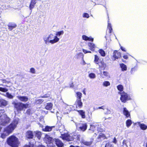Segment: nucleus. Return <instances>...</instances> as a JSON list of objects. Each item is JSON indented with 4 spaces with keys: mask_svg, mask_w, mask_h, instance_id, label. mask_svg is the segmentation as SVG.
Segmentation results:
<instances>
[{
    "mask_svg": "<svg viewBox=\"0 0 147 147\" xmlns=\"http://www.w3.org/2000/svg\"><path fill=\"white\" fill-rule=\"evenodd\" d=\"M19 119H16L7 127L5 129L3 133L1 134V137L3 138H5L6 137L8 136L17 126L18 123Z\"/></svg>",
    "mask_w": 147,
    "mask_h": 147,
    "instance_id": "1",
    "label": "nucleus"
},
{
    "mask_svg": "<svg viewBox=\"0 0 147 147\" xmlns=\"http://www.w3.org/2000/svg\"><path fill=\"white\" fill-rule=\"evenodd\" d=\"M43 40L45 44L49 45L50 43L52 44H54L58 42L59 40V38L55 36V35L53 34L45 36L43 38Z\"/></svg>",
    "mask_w": 147,
    "mask_h": 147,
    "instance_id": "2",
    "label": "nucleus"
},
{
    "mask_svg": "<svg viewBox=\"0 0 147 147\" xmlns=\"http://www.w3.org/2000/svg\"><path fill=\"white\" fill-rule=\"evenodd\" d=\"M4 110H0V123L3 126H5L9 122L10 119L5 114H3Z\"/></svg>",
    "mask_w": 147,
    "mask_h": 147,
    "instance_id": "3",
    "label": "nucleus"
},
{
    "mask_svg": "<svg viewBox=\"0 0 147 147\" xmlns=\"http://www.w3.org/2000/svg\"><path fill=\"white\" fill-rule=\"evenodd\" d=\"M14 108L18 112H20L23 110L24 109H26L28 106V104H24L22 102H16L14 101L12 102Z\"/></svg>",
    "mask_w": 147,
    "mask_h": 147,
    "instance_id": "4",
    "label": "nucleus"
},
{
    "mask_svg": "<svg viewBox=\"0 0 147 147\" xmlns=\"http://www.w3.org/2000/svg\"><path fill=\"white\" fill-rule=\"evenodd\" d=\"M7 144L12 147H18L19 144L18 139L15 136H11L7 140Z\"/></svg>",
    "mask_w": 147,
    "mask_h": 147,
    "instance_id": "5",
    "label": "nucleus"
},
{
    "mask_svg": "<svg viewBox=\"0 0 147 147\" xmlns=\"http://www.w3.org/2000/svg\"><path fill=\"white\" fill-rule=\"evenodd\" d=\"M73 121L75 123V125L77 128H79L81 130L84 131L87 129V125L86 123H80L77 124V123L73 121V120H71Z\"/></svg>",
    "mask_w": 147,
    "mask_h": 147,
    "instance_id": "6",
    "label": "nucleus"
},
{
    "mask_svg": "<svg viewBox=\"0 0 147 147\" xmlns=\"http://www.w3.org/2000/svg\"><path fill=\"white\" fill-rule=\"evenodd\" d=\"M61 137L63 140L68 141L73 140L74 138V136L72 134L70 135L68 134H61Z\"/></svg>",
    "mask_w": 147,
    "mask_h": 147,
    "instance_id": "7",
    "label": "nucleus"
},
{
    "mask_svg": "<svg viewBox=\"0 0 147 147\" xmlns=\"http://www.w3.org/2000/svg\"><path fill=\"white\" fill-rule=\"evenodd\" d=\"M118 93L120 94L121 95L120 100L122 102L125 103L127 100L130 99L129 97L128 96L126 93L124 92H119Z\"/></svg>",
    "mask_w": 147,
    "mask_h": 147,
    "instance_id": "8",
    "label": "nucleus"
},
{
    "mask_svg": "<svg viewBox=\"0 0 147 147\" xmlns=\"http://www.w3.org/2000/svg\"><path fill=\"white\" fill-rule=\"evenodd\" d=\"M17 98L20 101L24 102H26L28 100V97L26 96H16Z\"/></svg>",
    "mask_w": 147,
    "mask_h": 147,
    "instance_id": "9",
    "label": "nucleus"
},
{
    "mask_svg": "<svg viewBox=\"0 0 147 147\" xmlns=\"http://www.w3.org/2000/svg\"><path fill=\"white\" fill-rule=\"evenodd\" d=\"M121 53L120 52H118L117 51H115L113 52V57L114 58V60H115L116 59H118L121 57Z\"/></svg>",
    "mask_w": 147,
    "mask_h": 147,
    "instance_id": "10",
    "label": "nucleus"
},
{
    "mask_svg": "<svg viewBox=\"0 0 147 147\" xmlns=\"http://www.w3.org/2000/svg\"><path fill=\"white\" fill-rule=\"evenodd\" d=\"M100 126V125L97 124L90 125V130L94 131L96 129L97 130H99L98 128Z\"/></svg>",
    "mask_w": 147,
    "mask_h": 147,
    "instance_id": "11",
    "label": "nucleus"
},
{
    "mask_svg": "<svg viewBox=\"0 0 147 147\" xmlns=\"http://www.w3.org/2000/svg\"><path fill=\"white\" fill-rule=\"evenodd\" d=\"M8 103V102L6 100L3 99H0V107H3L6 106Z\"/></svg>",
    "mask_w": 147,
    "mask_h": 147,
    "instance_id": "12",
    "label": "nucleus"
},
{
    "mask_svg": "<svg viewBox=\"0 0 147 147\" xmlns=\"http://www.w3.org/2000/svg\"><path fill=\"white\" fill-rule=\"evenodd\" d=\"M99 66V68L104 69L106 67V64L102 61H100L97 64Z\"/></svg>",
    "mask_w": 147,
    "mask_h": 147,
    "instance_id": "13",
    "label": "nucleus"
},
{
    "mask_svg": "<svg viewBox=\"0 0 147 147\" xmlns=\"http://www.w3.org/2000/svg\"><path fill=\"white\" fill-rule=\"evenodd\" d=\"M123 114L125 116L126 118H128L130 116V113L126 108H123Z\"/></svg>",
    "mask_w": 147,
    "mask_h": 147,
    "instance_id": "14",
    "label": "nucleus"
},
{
    "mask_svg": "<svg viewBox=\"0 0 147 147\" xmlns=\"http://www.w3.org/2000/svg\"><path fill=\"white\" fill-rule=\"evenodd\" d=\"M36 0H31L30 5L29 8L32 12V9L34 8L35 5L36 3Z\"/></svg>",
    "mask_w": 147,
    "mask_h": 147,
    "instance_id": "15",
    "label": "nucleus"
},
{
    "mask_svg": "<svg viewBox=\"0 0 147 147\" xmlns=\"http://www.w3.org/2000/svg\"><path fill=\"white\" fill-rule=\"evenodd\" d=\"M55 143L58 147H62L63 146V144L62 142L58 139H56L55 141Z\"/></svg>",
    "mask_w": 147,
    "mask_h": 147,
    "instance_id": "16",
    "label": "nucleus"
},
{
    "mask_svg": "<svg viewBox=\"0 0 147 147\" xmlns=\"http://www.w3.org/2000/svg\"><path fill=\"white\" fill-rule=\"evenodd\" d=\"M55 127L54 126H47L45 127V128L43 127L42 130L45 131H51L52 129Z\"/></svg>",
    "mask_w": 147,
    "mask_h": 147,
    "instance_id": "17",
    "label": "nucleus"
},
{
    "mask_svg": "<svg viewBox=\"0 0 147 147\" xmlns=\"http://www.w3.org/2000/svg\"><path fill=\"white\" fill-rule=\"evenodd\" d=\"M26 137L29 139L32 138L33 137V133L32 131H28L26 133Z\"/></svg>",
    "mask_w": 147,
    "mask_h": 147,
    "instance_id": "18",
    "label": "nucleus"
},
{
    "mask_svg": "<svg viewBox=\"0 0 147 147\" xmlns=\"http://www.w3.org/2000/svg\"><path fill=\"white\" fill-rule=\"evenodd\" d=\"M82 39L86 41L88 40L92 42L93 41V38H92L91 37H88L87 36L83 35L82 36Z\"/></svg>",
    "mask_w": 147,
    "mask_h": 147,
    "instance_id": "19",
    "label": "nucleus"
},
{
    "mask_svg": "<svg viewBox=\"0 0 147 147\" xmlns=\"http://www.w3.org/2000/svg\"><path fill=\"white\" fill-rule=\"evenodd\" d=\"M77 111L78 112L79 114L81 116L82 118L83 119H84L86 117L85 115V112L83 110H77Z\"/></svg>",
    "mask_w": 147,
    "mask_h": 147,
    "instance_id": "20",
    "label": "nucleus"
},
{
    "mask_svg": "<svg viewBox=\"0 0 147 147\" xmlns=\"http://www.w3.org/2000/svg\"><path fill=\"white\" fill-rule=\"evenodd\" d=\"M56 126L58 128L59 130H60L63 129L64 127V126L60 122L57 123Z\"/></svg>",
    "mask_w": 147,
    "mask_h": 147,
    "instance_id": "21",
    "label": "nucleus"
},
{
    "mask_svg": "<svg viewBox=\"0 0 147 147\" xmlns=\"http://www.w3.org/2000/svg\"><path fill=\"white\" fill-rule=\"evenodd\" d=\"M76 103L77 104L80 108H81L82 107L83 103L81 101V99H76Z\"/></svg>",
    "mask_w": 147,
    "mask_h": 147,
    "instance_id": "22",
    "label": "nucleus"
},
{
    "mask_svg": "<svg viewBox=\"0 0 147 147\" xmlns=\"http://www.w3.org/2000/svg\"><path fill=\"white\" fill-rule=\"evenodd\" d=\"M88 46L90 48V49L92 51H94L95 47V45L93 43H89Z\"/></svg>",
    "mask_w": 147,
    "mask_h": 147,
    "instance_id": "23",
    "label": "nucleus"
},
{
    "mask_svg": "<svg viewBox=\"0 0 147 147\" xmlns=\"http://www.w3.org/2000/svg\"><path fill=\"white\" fill-rule=\"evenodd\" d=\"M17 26L15 24H9L8 25V29L10 30H12L13 28H15Z\"/></svg>",
    "mask_w": 147,
    "mask_h": 147,
    "instance_id": "24",
    "label": "nucleus"
},
{
    "mask_svg": "<svg viewBox=\"0 0 147 147\" xmlns=\"http://www.w3.org/2000/svg\"><path fill=\"white\" fill-rule=\"evenodd\" d=\"M120 66L123 71H126L127 70V67L125 64L122 63L120 64Z\"/></svg>",
    "mask_w": 147,
    "mask_h": 147,
    "instance_id": "25",
    "label": "nucleus"
},
{
    "mask_svg": "<svg viewBox=\"0 0 147 147\" xmlns=\"http://www.w3.org/2000/svg\"><path fill=\"white\" fill-rule=\"evenodd\" d=\"M64 32L63 30L60 31H57L56 32V35L55 36H56L57 38L60 37L61 35L63 34Z\"/></svg>",
    "mask_w": 147,
    "mask_h": 147,
    "instance_id": "26",
    "label": "nucleus"
},
{
    "mask_svg": "<svg viewBox=\"0 0 147 147\" xmlns=\"http://www.w3.org/2000/svg\"><path fill=\"white\" fill-rule=\"evenodd\" d=\"M35 136L38 138V139H40L41 138V133L40 131H35Z\"/></svg>",
    "mask_w": 147,
    "mask_h": 147,
    "instance_id": "27",
    "label": "nucleus"
},
{
    "mask_svg": "<svg viewBox=\"0 0 147 147\" xmlns=\"http://www.w3.org/2000/svg\"><path fill=\"white\" fill-rule=\"evenodd\" d=\"M108 26L107 28L109 30V32L110 34L112 30V26L111 24L109 23V21H108Z\"/></svg>",
    "mask_w": 147,
    "mask_h": 147,
    "instance_id": "28",
    "label": "nucleus"
},
{
    "mask_svg": "<svg viewBox=\"0 0 147 147\" xmlns=\"http://www.w3.org/2000/svg\"><path fill=\"white\" fill-rule=\"evenodd\" d=\"M139 125L140 128L143 130H145L147 128V125H146L144 123L140 124Z\"/></svg>",
    "mask_w": 147,
    "mask_h": 147,
    "instance_id": "29",
    "label": "nucleus"
},
{
    "mask_svg": "<svg viewBox=\"0 0 147 147\" xmlns=\"http://www.w3.org/2000/svg\"><path fill=\"white\" fill-rule=\"evenodd\" d=\"M53 106V104L51 103H47V105L45 107L46 109L47 110H51Z\"/></svg>",
    "mask_w": 147,
    "mask_h": 147,
    "instance_id": "30",
    "label": "nucleus"
},
{
    "mask_svg": "<svg viewBox=\"0 0 147 147\" xmlns=\"http://www.w3.org/2000/svg\"><path fill=\"white\" fill-rule=\"evenodd\" d=\"M82 143H83V144H84V145H86L88 146H89L92 144V142H88L85 141H82Z\"/></svg>",
    "mask_w": 147,
    "mask_h": 147,
    "instance_id": "31",
    "label": "nucleus"
},
{
    "mask_svg": "<svg viewBox=\"0 0 147 147\" xmlns=\"http://www.w3.org/2000/svg\"><path fill=\"white\" fill-rule=\"evenodd\" d=\"M99 58L98 56L96 55H94V62L96 64H97L98 63H99L100 61H99Z\"/></svg>",
    "mask_w": 147,
    "mask_h": 147,
    "instance_id": "32",
    "label": "nucleus"
},
{
    "mask_svg": "<svg viewBox=\"0 0 147 147\" xmlns=\"http://www.w3.org/2000/svg\"><path fill=\"white\" fill-rule=\"evenodd\" d=\"M77 99H81L82 94L80 92H77L76 93Z\"/></svg>",
    "mask_w": 147,
    "mask_h": 147,
    "instance_id": "33",
    "label": "nucleus"
},
{
    "mask_svg": "<svg viewBox=\"0 0 147 147\" xmlns=\"http://www.w3.org/2000/svg\"><path fill=\"white\" fill-rule=\"evenodd\" d=\"M126 123L127 127H128L132 124L131 121L130 119H128L126 121Z\"/></svg>",
    "mask_w": 147,
    "mask_h": 147,
    "instance_id": "34",
    "label": "nucleus"
},
{
    "mask_svg": "<svg viewBox=\"0 0 147 147\" xmlns=\"http://www.w3.org/2000/svg\"><path fill=\"white\" fill-rule=\"evenodd\" d=\"M127 140H124L122 142V147H127Z\"/></svg>",
    "mask_w": 147,
    "mask_h": 147,
    "instance_id": "35",
    "label": "nucleus"
},
{
    "mask_svg": "<svg viewBox=\"0 0 147 147\" xmlns=\"http://www.w3.org/2000/svg\"><path fill=\"white\" fill-rule=\"evenodd\" d=\"M99 52L102 56L104 57L105 55V51L102 49H100L99 51Z\"/></svg>",
    "mask_w": 147,
    "mask_h": 147,
    "instance_id": "36",
    "label": "nucleus"
},
{
    "mask_svg": "<svg viewBox=\"0 0 147 147\" xmlns=\"http://www.w3.org/2000/svg\"><path fill=\"white\" fill-rule=\"evenodd\" d=\"M118 90L120 92H121L123 90V87L121 84L118 85L117 87Z\"/></svg>",
    "mask_w": 147,
    "mask_h": 147,
    "instance_id": "37",
    "label": "nucleus"
},
{
    "mask_svg": "<svg viewBox=\"0 0 147 147\" xmlns=\"http://www.w3.org/2000/svg\"><path fill=\"white\" fill-rule=\"evenodd\" d=\"M88 76L89 78L91 79L95 78L96 77L95 74L94 73H92L89 74Z\"/></svg>",
    "mask_w": 147,
    "mask_h": 147,
    "instance_id": "38",
    "label": "nucleus"
},
{
    "mask_svg": "<svg viewBox=\"0 0 147 147\" xmlns=\"http://www.w3.org/2000/svg\"><path fill=\"white\" fill-rule=\"evenodd\" d=\"M8 98L10 99L13 98V96L10 94H9V92H7L6 93V95L5 96Z\"/></svg>",
    "mask_w": 147,
    "mask_h": 147,
    "instance_id": "39",
    "label": "nucleus"
},
{
    "mask_svg": "<svg viewBox=\"0 0 147 147\" xmlns=\"http://www.w3.org/2000/svg\"><path fill=\"white\" fill-rule=\"evenodd\" d=\"M110 84L109 82L108 81H105L103 83V85L105 86H110Z\"/></svg>",
    "mask_w": 147,
    "mask_h": 147,
    "instance_id": "40",
    "label": "nucleus"
},
{
    "mask_svg": "<svg viewBox=\"0 0 147 147\" xmlns=\"http://www.w3.org/2000/svg\"><path fill=\"white\" fill-rule=\"evenodd\" d=\"M8 90L5 88L0 87V91L3 92H6Z\"/></svg>",
    "mask_w": 147,
    "mask_h": 147,
    "instance_id": "41",
    "label": "nucleus"
},
{
    "mask_svg": "<svg viewBox=\"0 0 147 147\" xmlns=\"http://www.w3.org/2000/svg\"><path fill=\"white\" fill-rule=\"evenodd\" d=\"M106 110L107 111L104 112V114L106 115L110 114L111 113V110L108 108H107Z\"/></svg>",
    "mask_w": 147,
    "mask_h": 147,
    "instance_id": "42",
    "label": "nucleus"
},
{
    "mask_svg": "<svg viewBox=\"0 0 147 147\" xmlns=\"http://www.w3.org/2000/svg\"><path fill=\"white\" fill-rule=\"evenodd\" d=\"M53 142H51L48 143L47 146L48 147H54L55 146V145L53 143Z\"/></svg>",
    "mask_w": 147,
    "mask_h": 147,
    "instance_id": "43",
    "label": "nucleus"
},
{
    "mask_svg": "<svg viewBox=\"0 0 147 147\" xmlns=\"http://www.w3.org/2000/svg\"><path fill=\"white\" fill-rule=\"evenodd\" d=\"M44 100L42 99H39L36 100V102L37 104H40L44 101Z\"/></svg>",
    "mask_w": 147,
    "mask_h": 147,
    "instance_id": "44",
    "label": "nucleus"
},
{
    "mask_svg": "<svg viewBox=\"0 0 147 147\" xmlns=\"http://www.w3.org/2000/svg\"><path fill=\"white\" fill-rule=\"evenodd\" d=\"M137 69L136 67H134L131 69L130 73L131 74L134 73V72Z\"/></svg>",
    "mask_w": 147,
    "mask_h": 147,
    "instance_id": "45",
    "label": "nucleus"
},
{
    "mask_svg": "<svg viewBox=\"0 0 147 147\" xmlns=\"http://www.w3.org/2000/svg\"><path fill=\"white\" fill-rule=\"evenodd\" d=\"M96 109H102L103 110H104L105 109H106L105 108V105H104L102 106L101 107H97L96 108Z\"/></svg>",
    "mask_w": 147,
    "mask_h": 147,
    "instance_id": "46",
    "label": "nucleus"
},
{
    "mask_svg": "<svg viewBox=\"0 0 147 147\" xmlns=\"http://www.w3.org/2000/svg\"><path fill=\"white\" fill-rule=\"evenodd\" d=\"M83 17L84 18H88L89 17V16L88 13H85L83 14Z\"/></svg>",
    "mask_w": 147,
    "mask_h": 147,
    "instance_id": "47",
    "label": "nucleus"
},
{
    "mask_svg": "<svg viewBox=\"0 0 147 147\" xmlns=\"http://www.w3.org/2000/svg\"><path fill=\"white\" fill-rule=\"evenodd\" d=\"M103 74L105 77H107L109 76V74L108 72L106 71H104L103 72Z\"/></svg>",
    "mask_w": 147,
    "mask_h": 147,
    "instance_id": "48",
    "label": "nucleus"
},
{
    "mask_svg": "<svg viewBox=\"0 0 147 147\" xmlns=\"http://www.w3.org/2000/svg\"><path fill=\"white\" fill-rule=\"evenodd\" d=\"M24 147H35V146L33 144L29 143L28 145H26Z\"/></svg>",
    "mask_w": 147,
    "mask_h": 147,
    "instance_id": "49",
    "label": "nucleus"
},
{
    "mask_svg": "<svg viewBox=\"0 0 147 147\" xmlns=\"http://www.w3.org/2000/svg\"><path fill=\"white\" fill-rule=\"evenodd\" d=\"M48 139V143H50L52 142H54V141L53 140V139L50 137H49L47 138Z\"/></svg>",
    "mask_w": 147,
    "mask_h": 147,
    "instance_id": "50",
    "label": "nucleus"
},
{
    "mask_svg": "<svg viewBox=\"0 0 147 147\" xmlns=\"http://www.w3.org/2000/svg\"><path fill=\"white\" fill-rule=\"evenodd\" d=\"M30 72L32 74H35V69L34 68H31L30 69Z\"/></svg>",
    "mask_w": 147,
    "mask_h": 147,
    "instance_id": "51",
    "label": "nucleus"
},
{
    "mask_svg": "<svg viewBox=\"0 0 147 147\" xmlns=\"http://www.w3.org/2000/svg\"><path fill=\"white\" fill-rule=\"evenodd\" d=\"M2 82L3 83H7L8 84L10 83V82L9 81H7L5 80H2Z\"/></svg>",
    "mask_w": 147,
    "mask_h": 147,
    "instance_id": "52",
    "label": "nucleus"
},
{
    "mask_svg": "<svg viewBox=\"0 0 147 147\" xmlns=\"http://www.w3.org/2000/svg\"><path fill=\"white\" fill-rule=\"evenodd\" d=\"M83 51L85 54L87 53H91V52L90 51H87L86 50L84 49L83 50Z\"/></svg>",
    "mask_w": 147,
    "mask_h": 147,
    "instance_id": "53",
    "label": "nucleus"
},
{
    "mask_svg": "<svg viewBox=\"0 0 147 147\" xmlns=\"http://www.w3.org/2000/svg\"><path fill=\"white\" fill-rule=\"evenodd\" d=\"M105 147H112V146L110 144L107 143L106 144Z\"/></svg>",
    "mask_w": 147,
    "mask_h": 147,
    "instance_id": "54",
    "label": "nucleus"
},
{
    "mask_svg": "<svg viewBox=\"0 0 147 147\" xmlns=\"http://www.w3.org/2000/svg\"><path fill=\"white\" fill-rule=\"evenodd\" d=\"M120 48L123 51H126V50L123 47H122L121 46H120Z\"/></svg>",
    "mask_w": 147,
    "mask_h": 147,
    "instance_id": "55",
    "label": "nucleus"
},
{
    "mask_svg": "<svg viewBox=\"0 0 147 147\" xmlns=\"http://www.w3.org/2000/svg\"><path fill=\"white\" fill-rule=\"evenodd\" d=\"M49 97V95L46 94L45 95L43 96H41L42 98H47Z\"/></svg>",
    "mask_w": 147,
    "mask_h": 147,
    "instance_id": "56",
    "label": "nucleus"
},
{
    "mask_svg": "<svg viewBox=\"0 0 147 147\" xmlns=\"http://www.w3.org/2000/svg\"><path fill=\"white\" fill-rule=\"evenodd\" d=\"M78 55H80L82 57L83 59L84 57V55L82 53H79L78 54Z\"/></svg>",
    "mask_w": 147,
    "mask_h": 147,
    "instance_id": "57",
    "label": "nucleus"
},
{
    "mask_svg": "<svg viewBox=\"0 0 147 147\" xmlns=\"http://www.w3.org/2000/svg\"><path fill=\"white\" fill-rule=\"evenodd\" d=\"M123 58L125 59H127L128 58V57L127 55H124L123 56Z\"/></svg>",
    "mask_w": 147,
    "mask_h": 147,
    "instance_id": "58",
    "label": "nucleus"
},
{
    "mask_svg": "<svg viewBox=\"0 0 147 147\" xmlns=\"http://www.w3.org/2000/svg\"><path fill=\"white\" fill-rule=\"evenodd\" d=\"M113 143H116V142H117V140H116V139L115 138H114V140H113Z\"/></svg>",
    "mask_w": 147,
    "mask_h": 147,
    "instance_id": "59",
    "label": "nucleus"
},
{
    "mask_svg": "<svg viewBox=\"0 0 147 147\" xmlns=\"http://www.w3.org/2000/svg\"><path fill=\"white\" fill-rule=\"evenodd\" d=\"M30 109L26 111L27 113L29 114L30 113Z\"/></svg>",
    "mask_w": 147,
    "mask_h": 147,
    "instance_id": "60",
    "label": "nucleus"
},
{
    "mask_svg": "<svg viewBox=\"0 0 147 147\" xmlns=\"http://www.w3.org/2000/svg\"><path fill=\"white\" fill-rule=\"evenodd\" d=\"M70 87H71V88H72V87H74V85H73V83H72L70 85Z\"/></svg>",
    "mask_w": 147,
    "mask_h": 147,
    "instance_id": "61",
    "label": "nucleus"
},
{
    "mask_svg": "<svg viewBox=\"0 0 147 147\" xmlns=\"http://www.w3.org/2000/svg\"><path fill=\"white\" fill-rule=\"evenodd\" d=\"M38 147H45V146H44L43 145H39Z\"/></svg>",
    "mask_w": 147,
    "mask_h": 147,
    "instance_id": "62",
    "label": "nucleus"
},
{
    "mask_svg": "<svg viewBox=\"0 0 147 147\" xmlns=\"http://www.w3.org/2000/svg\"><path fill=\"white\" fill-rule=\"evenodd\" d=\"M69 147H79L78 146H75L73 145H71Z\"/></svg>",
    "mask_w": 147,
    "mask_h": 147,
    "instance_id": "63",
    "label": "nucleus"
},
{
    "mask_svg": "<svg viewBox=\"0 0 147 147\" xmlns=\"http://www.w3.org/2000/svg\"><path fill=\"white\" fill-rule=\"evenodd\" d=\"M38 125H40V126L41 127H42V125L41 124H40V123H38Z\"/></svg>",
    "mask_w": 147,
    "mask_h": 147,
    "instance_id": "64",
    "label": "nucleus"
}]
</instances>
